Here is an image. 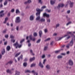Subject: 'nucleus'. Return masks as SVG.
Returning <instances> with one entry per match:
<instances>
[{
    "label": "nucleus",
    "mask_w": 75,
    "mask_h": 75,
    "mask_svg": "<svg viewBox=\"0 0 75 75\" xmlns=\"http://www.w3.org/2000/svg\"><path fill=\"white\" fill-rule=\"evenodd\" d=\"M37 13L36 14V16L37 17L36 18V20H38L40 18V14L41 12L43 11V10H41L38 8H37L36 10Z\"/></svg>",
    "instance_id": "obj_1"
},
{
    "label": "nucleus",
    "mask_w": 75,
    "mask_h": 75,
    "mask_svg": "<svg viewBox=\"0 0 75 75\" xmlns=\"http://www.w3.org/2000/svg\"><path fill=\"white\" fill-rule=\"evenodd\" d=\"M74 40V38H72L71 41L70 42V43L68 44L67 45V48H69V46H70V47H72V46L73 45V44H74V42H73V41Z\"/></svg>",
    "instance_id": "obj_2"
},
{
    "label": "nucleus",
    "mask_w": 75,
    "mask_h": 75,
    "mask_svg": "<svg viewBox=\"0 0 75 75\" xmlns=\"http://www.w3.org/2000/svg\"><path fill=\"white\" fill-rule=\"evenodd\" d=\"M64 6V4H63L60 3L59 4L58 6L57 7V8H58V9L60 8V7H61L62 8H63Z\"/></svg>",
    "instance_id": "obj_3"
},
{
    "label": "nucleus",
    "mask_w": 75,
    "mask_h": 75,
    "mask_svg": "<svg viewBox=\"0 0 75 75\" xmlns=\"http://www.w3.org/2000/svg\"><path fill=\"white\" fill-rule=\"evenodd\" d=\"M68 64L69 65L72 66L74 65V62L71 59H70L69 60Z\"/></svg>",
    "instance_id": "obj_4"
},
{
    "label": "nucleus",
    "mask_w": 75,
    "mask_h": 75,
    "mask_svg": "<svg viewBox=\"0 0 75 75\" xmlns=\"http://www.w3.org/2000/svg\"><path fill=\"white\" fill-rule=\"evenodd\" d=\"M13 45L16 48H17L18 47H19V45L17 42H16V43H14Z\"/></svg>",
    "instance_id": "obj_5"
},
{
    "label": "nucleus",
    "mask_w": 75,
    "mask_h": 75,
    "mask_svg": "<svg viewBox=\"0 0 75 75\" xmlns=\"http://www.w3.org/2000/svg\"><path fill=\"white\" fill-rule=\"evenodd\" d=\"M43 17H46L47 18H49L50 17V15L49 14H47L46 13H45L43 14Z\"/></svg>",
    "instance_id": "obj_6"
},
{
    "label": "nucleus",
    "mask_w": 75,
    "mask_h": 75,
    "mask_svg": "<svg viewBox=\"0 0 75 75\" xmlns=\"http://www.w3.org/2000/svg\"><path fill=\"white\" fill-rule=\"evenodd\" d=\"M67 36H68V35H66L64 36H62L61 37H60L59 38V39L58 40H57V39H56V41H59V40H62L63 38L64 37H67Z\"/></svg>",
    "instance_id": "obj_7"
},
{
    "label": "nucleus",
    "mask_w": 75,
    "mask_h": 75,
    "mask_svg": "<svg viewBox=\"0 0 75 75\" xmlns=\"http://www.w3.org/2000/svg\"><path fill=\"white\" fill-rule=\"evenodd\" d=\"M3 12H4V11L3 10H2L0 11V17H2L4 15Z\"/></svg>",
    "instance_id": "obj_8"
},
{
    "label": "nucleus",
    "mask_w": 75,
    "mask_h": 75,
    "mask_svg": "<svg viewBox=\"0 0 75 75\" xmlns=\"http://www.w3.org/2000/svg\"><path fill=\"white\" fill-rule=\"evenodd\" d=\"M30 19L31 21H33L34 20V17L33 15H32L30 16Z\"/></svg>",
    "instance_id": "obj_9"
},
{
    "label": "nucleus",
    "mask_w": 75,
    "mask_h": 75,
    "mask_svg": "<svg viewBox=\"0 0 75 75\" xmlns=\"http://www.w3.org/2000/svg\"><path fill=\"white\" fill-rule=\"evenodd\" d=\"M39 66H40L41 68H43L44 67V66H43V64H42L41 63V62H40L39 64Z\"/></svg>",
    "instance_id": "obj_10"
},
{
    "label": "nucleus",
    "mask_w": 75,
    "mask_h": 75,
    "mask_svg": "<svg viewBox=\"0 0 75 75\" xmlns=\"http://www.w3.org/2000/svg\"><path fill=\"white\" fill-rule=\"evenodd\" d=\"M42 34V32L41 30H40L39 32V36L40 37H41Z\"/></svg>",
    "instance_id": "obj_11"
},
{
    "label": "nucleus",
    "mask_w": 75,
    "mask_h": 75,
    "mask_svg": "<svg viewBox=\"0 0 75 75\" xmlns=\"http://www.w3.org/2000/svg\"><path fill=\"white\" fill-rule=\"evenodd\" d=\"M8 20V17H6L5 18V21H4V24H5V23H6V22L7 21V20Z\"/></svg>",
    "instance_id": "obj_12"
},
{
    "label": "nucleus",
    "mask_w": 75,
    "mask_h": 75,
    "mask_svg": "<svg viewBox=\"0 0 75 75\" xmlns=\"http://www.w3.org/2000/svg\"><path fill=\"white\" fill-rule=\"evenodd\" d=\"M35 57H34L32 58H30V62H32L33 61L35 60Z\"/></svg>",
    "instance_id": "obj_13"
},
{
    "label": "nucleus",
    "mask_w": 75,
    "mask_h": 75,
    "mask_svg": "<svg viewBox=\"0 0 75 75\" xmlns=\"http://www.w3.org/2000/svg\"><path fill=\"white\" fill-rule=\"evenodd\" d=\"M31 0H28L27 1H26L25 2V4H30L31 3Z\"/></svg>",
    "instance_id": "obj_14"
},
{
    "label": "nucleus",
    "mask_w": 75,
    "mask_h": 75,
    "mask_svg": "<svg viewBox=\"0 0 75 75\" xmlns=\"http://www.w3.org/2000/svg\"><path fill=\"white\" fill-rule=\"evenodd\" d=\"M40 21H41V22H45V19L44 18H42L40 20Z\"/></svg>",
    "instance_id": "obj_15"
},
{
    "label": "nucleus",
    "mask_w": 75,
    "mask_h": 75,
    "mask_svg": "<svg viewBox=\"0 0 75 75\" xmlns=\"http://www.w3.org/2000/svg\"><path fill=\"white\" fill-rule=\"evenodd\" d=\"M50 4L52 5H54L55 4V1L53 0H51L50 1Z\"/></svg>",
    "instance_id": "obj_16"
},
{
    "label": "nucleus",
    "mask_w": 75,
    "mask_h": 75,
    "mask_svg": "<svg viewBox=\"0 0 75 75\" xmlns=\"http://www.w3.org/2000/svg\"><path fill=\"white\" fill-rule=\"evenodd\" d=\"M46 67L47 69H50V66L49 64H47Z\"/></svg>",
    "instance_id": "obj_17"
},
{
    "label": "nucleus",
    "mask_w": 75,
    "mask_h": 75,
    "mask_svg": "<svg viewBox=\"0 0 75 75\" xmlns=\"http://www.w3.org/2000/svg\"><path fill=\"white\" fill-rule=\"evenodd\" d=\"M7 0H5V2L4 3V6H6L7 4Z\"/></svg>",
    "instance_id": "obj_18"
},
{
    "label": "nucleus",
    "mask_w": 75,
    "mask_h": 75,
    "mask_svg": "<svg viewBox=\"0 0 75 75\" xmlns=\"http://www.w3.org/2000/svg\"><path fill=\"white\" fill-rule=\"evenodd\" d=\"M19 21V17H17L16 20V23H18Z\"/></svg>",
    "instance_id": "obj_19"
},
{
    "label": "nucleus",
    "mask_w": 75,
    "mask_h": 75,
    "mask_svg": "<svg viewBox=\"0 0 75 75\" xmlns=\"http://www.w3.org/2000/svg\"><path fill=\"white\" fill-rule=\"evenodd\" d=\"M62 56L61 55H59L57 56V58L58 59H61V58H62Z\"/></svg>",
    "instance_id": "obj_20"
},
{
    "label": "nucleus",
    "mask_w": 75,
    "mask_h": 75,
    "mask_svg": "<svg viewBox=\"0 0 75 75\" xmlns=\"http://www.w3.org/2000/svg\"><path fill=\"white\" fill-rule=\"evenodd\" d=\"M10 50V47L9 46H8L6 47V50L7 51H9Z\"/></svg>",
    "instance_id": "obj_21"
},
{
    "label": "nucleus",
    "mask_w": 75,
    "mask_h": 75,
    "mask_svg": "<svg viewBox=\"0 0 75 75\" xmlns=\"http://www.w3.org/2000/svg\"><path fill=\"white\" fill-rule=\"evenodd\" d=\"M23 65L24 67H26L27 66V62H24L23 64Z\"/></svg>",
    "instance_id": "obj_22"
},
{
    "label": "nucleus",
    "mask_w": 75,
    "mask_h": 75,
    "mask_svg": "<svg viewBox=\"0 0 75 75\" xmlns=\"http://www.w3.org/2000/svg\"><path fill=\"white\" fill-rule=\"evenodd\" d=\"M73 4H74V2H71L70 4V7H73Z\"/></svg>",
    "instance_id": "obj_23"
},
{
    "label": "nucleus",
    "mask_w": 75,
    "mask_h": 75,
    "mask_svg": "<svg viewBox=\"0 0 75 75\" xmlns=\"http://www.w3.org/2000/svg\"><path fill=\"white\" fill-rule=\"evenodd\" d=\"M30 52L31 54H32V55H35V54L34 53H33V50H32L31 49L30 50Z\"/></svg>",
    "instance_id": "obj_24"
},
{
    "label": "nucleus",
    "mask_w": 75,
    "mask_h": 75,
    "mask_svg": "<svg viewBox=\"0 0 75 75\" xmlns=\"http://www.w3.org/2000/svg\"><path fill=\"white\" fill-rule=\"evenodd\" d=\"M36 65V64H31V65L30 66V67L31 68H32L33 67H35Z\"/></svg>",
    "instance_id": "obj_25"
},
{
    "label": "nucleus",
    "mask_w": 75,
    "mask_h": 75,
    "mask_svg": "<svg viewBox=\"0 0 75 75\" xmlns=\"http://www.w3.org/2000/svg\"><path fill=\"white\" fill-rule=\"evenodd\" d=\"M4 53H5V49H3V50L1 52V53H2V54L3 55V54H4Z\"/></svg>",
    "instance_id": "obj_26"
},
{
    "label": "nucleus",
    "mask_w": 75,
    "mask_h": 75,
    "mask_svg": "<svg viewBox=\"0 0 75 75\" xmlns=\"http://www.w3.org/2000/svg\"><path fill=\"white\" fill-rule=\"evenodd\" d=\"M29 38L30 40H33V35H31L29 36Z\"/></svg>",
    "instance_id": "obj_27"
},
{
    "label": "nucleus",
    "mask_w": 75,
    "mask_h": 75,
    "mask_svg": "<svg viewBox=\"0 0 75 75\" xmlns=\"http://www.w3.org/2000/svg\"><path fill=\"white\" fill-rule=\"evenodd\" d=\"M25 41V39H23L20 42V43L22 44L23 43V42H24V41Z\"/></svg>",
    "instance_id": "obj_28"
},
{
    "label": "nucleus",
    "mask_w": 75,
    "mask_h": 75,
    "mask_svg": "<svg viewBox=\"0 0 75 75\" xmlns=\"http://www.w3.org/2000/svg\"><path fill=\"white\" fill-rule=\"evenodd\" d=\"M25 73H27V72H28L29 73H31V71H30V70H27L25 71Z\"/></svg>",
    "instance_id": "obj_29"
},
{
    "label": "nucleus",
    "mask_w": 75,
    "mask_h": 75,
    "mask_svg": "<svg viewBox=\"0 0 75 75\" xmlns=\"http://www.w3.org/2000/svg\"><path fill=\"white\" fill-rule=\"evenodd\" d=\"M71 35H72V36H74V37L72 38H73V40H75V36L73 34L71 33Z\"/></svg>",
    "instance_id": "obj_30"
},
{
    "label": "nucleus",
    "mask_w": 75,
    "mask_h": 75,
    "mask_svg": "<svg viewBox=\"0 0 75 75\" xmlns=\"http://www.w3.org/2000/svg\"><path fill=\"white\" fill-rule=\"evenodd\" d=\"M60 51H61V50L56 51H55V53L56 54H58V53H59V52H60Z\"/></svg>",
    "instance_id": "obj_31"
},
{
    "label": "nucleus",
    "mask_w": 75,
    "mask_h": 75,
    "mask_svg": "<svg viewBox=\"0 0 75 75\" xmlns=\"http://www.w3.org/2000/svg\"><path fill=\"white\" fill-rule=\"evenodd\" d=\"M51 40V38H49L47 39L46 40H45V41H48L50 40Z\"/></svg>",
    "instance_id": "obj_32"
},
{
    "label": "nucleus",
    "mask_w": 75,
    "mask_h": 75,
    "mask_svg": "<svg viewBox=\"0 0 75 75\" xmlns=\"http://www.w3.org/2000/svg\"><path fill=\"white\" fill-rule=\"evenodd\" d=\"M59 23L57 24L56 26V28H57L58 27H59Z\"/></svg>",
    "instance_id": "obj_33"
},
{
    "label": "nucleus",
    "mask_w": 75,
    "mask_h": 75,
    "mask_svg": "<svg viewBox=\"0 0 75 75\" xmlns=\"http://www.w3.org/2000/svg\"><path fill=\"white\" fill-rule=\"evenodd\" d=\"M37 33H36L35 32L33 34L34 37H37Z\"/></svg>",
    "instance_id": "obj_34"
},
{
    "label": "nucleus",
    "mask_w": 75,
    "mask_h": 75,
    "mask_svg": "<svg viewBox=\"0 0 75 75\" xmlns=\"http://www.w3.org/2000/svg\"><path fill=\"white\" fill-rule=\"evenodd\" d=\"M48 47L47 46H45V47L44 50V51H46L47 50V48H48Z\"/></svg>",
    "instance_id": "obj_35"
},
{
    "label": "nucleus",
    "mask_w": 75,
    "mask_h": 75,
    "mask_svg": "<svg viewBox=\"0 0 75 75\" xmlns=\"http://www.w3.org/2000/svg\"><path fill=\"white\" fill-rule=\"evenodd\" d=\"M72 23V22L71 21H69V22H68L67 24L66 25H69V24H71Z\"/></svg>",
    "instance_id": "obj_36"
},
{
    "label": "nucleus",
    "mask_w": 75,
    "mask_h": 75,
    "mask_svg": "<svg viewBox=\"0 0 75 75\" xmlns=\"http://www.w3.org/2000/svg\"><path fill=\"white\" fill-rule=\"evenodd\" d=\"M46 61H47V59H44V60H43V64H44H44H45V62H46Z\"/></svg>",
    "instance_id": "obj_37"
},
{
    "label": "nucleus",
    "mask_w": 75,
    "mask_h": 75,
    "mask_svg": "<svg viewBox=\"0 0 75 75\" xmlns=\"http://www.w3.org/2000/svg\"><path fill=\"white\" fill-rule=\"evenodd\" d=\"M39 3H40L41 4H42V2L41 1V0H38Z\"/></svg>",
    "instance_id": "obj_38"
},
{
    "label": "nucleus",
    "mask_w": 75,
    "mask_h": 75,
    "mask_svg": "<svg viewBox=\"0 0 75 75\" xmlns=\"http://www.w3.org/2000/svg\"><path fill=\"white\" fill-rule=\"evenodd\" d=\"M44 32L45 33H47L48 32V30L47 29H45Z\"/></svg>",
    "instance_id": "obj_39"
},
{
    "label": "nucleus",
    "mask_w": 75,
    "mask_h": 75,
    "mask_svg": "<svg viewBox=\"0 0 75 75\" xmlns=\"http://www.w3.org/2000/svg\"><path fill=\"white\" fill-rule=\"evenodd\" d=\"M6 72H7V73H10L11 71H10L9 69H8L7 70Z\"/></svg>",
    "instance_id": "obj_40"
},
{
    "label": "nucleus",
    "mask_w": 75,
    "mask_h": 75,
    "mask_svg": "<svg viewBox=\"0 0 75 75\" xmlns=\"http://www.w3.org/2000/svg\"><path fill=\"white\" fill-rule=\"evenodd\" d=\"M71 2L70 1H68L67 2V5L68 4H70L71 3Z\"/></svg>",
    "instance_id": "obj_41"
},
{
    "label": "nucleus",
    "mask_w": 75,
    "mask_h": 75,
    "mask_svg": "<svg viewBox=\"0 0 75 75\" xmlns=\"http://www.w3.org/2000/svg\"><path fill=\"white\" fill-rule=\"evenodd\" d=\"M20 58L21 59H23V55L21 54V55L19 57V60Z\"/></svg>",
    "instance_id": "obj_42"
},
{
    "label": "nucleus",
    "mask_w": 75,
    "mask_h": 75,
    "mask_svg": "<svg viewBox=\"0 0 75 75\" xmlns=\"http://www.w3.org/2000/svg\"><path fill=\"white\" fill-rule=\"evenodd\" d=\"M50 21L51 20H50V19H47V22L48 23H50Z\"/></svg>",
    "instance_id": "obj_43"
},
{
    "label": "nucleus",
    "mask_w": 75,
    "mask_h": 75,
    "mask_svg": "<svg viewBox=\"0 0 75 75\" xmlns=\"http://www.w3.org/2000/svg\"><path fill=\"white\" fill-rule=\"evenodd\" d=\"M41 41V39L38 40L36 42L37 43H40Z\"/></svg>",
    "instance_id": "obj_44"
},
{
    "label": "nucleus",
    "mask_w": 75,
    "mask_h": 75,
    "mask_svg": "<svg viewBox=\"0 0 75 75\" xmlns=\"http://www.w3.org/2000/svg\"><path fill=\"white\" fill-rule=\"evenodd\" d=\"M19 55V53H16V55H15V57H18V56Z\"/></svg>",
    "instance_id": "obj_45"
},
{
    "label": "nucleus",
    "mask_w": 75,
    "mask_h": 75,
    "mask_svg": "<svg viewBox=\"0 0 75 75\" xmlns=\"http://www.w3.org/2000/svg\"><path fill=\"white\" fill-rule=\"evenodd\" d=\"M19 12V10L18 9H16V13H18Z\"/></svg>",
    "instance_id": "obj_46"
},
{
    "label": "nucleus",
    "mask_w": 75,
    "mask_h": 75,
    "mask_svg": "<svg viewBox=\"0 0 75 75\" xmlns=\"http://www.w3.org/2000/svg\"><path fill=\"white\" fill-rule=\"evenodd\" d=\"M15 41H16V40H14V39L11 40V42H15Z\"/></svg>",
    "instance_id": "obj_47"
},
{
    "label": "nucleus",
    "mask_w": 75,
    "mask_h": 75,
    "mask_svg": "<svg viewBox=\"0 0 75 75\" xmlns=\"http://www.w3.org/2000/svg\"><path fill=\"white\" fill-rule=\"evenodd\" d=\"M6 31H7V29H5L3 31V33H6Z\"/></svg>",
    "instance_id": "obj_48"
},
{
    "label": "nucleus",
    "mask_w": 75,
    "mask_h": 75,
    "mask_svg": "<svg viewBox=\"0 0 75 75\" xmlns=\"http://www.w3.org/2000/svg\"><path fill=\"white\" fill-rule=\"evenodd\" d=\"M16 75H19V72L17 71H16Z\"/></svg>",
    "instance_id": "obj_49"
},
{
    "label": "nucleus",
    "mask_w": 75,
    "mask_h": 75,
    "mask_svg": "<svg viewBox=\"0 0 75 75\" xmlns=\"http://www.w3.org/2000/svg\"><path fill=\"white\" fill-rule=\"evenodd\" d=\"M14 11V9L13 8L11 10V12H12V13H13Z\"/></svg>",
    "instance_id": "obj_50"
},
{
    "label": "nucleus",
    "mask_w": 75,
    "mask_h": 75,
    "mask_svg": "<svg viewBox=\"0 0 75 75\" xmlns=\"http://www.w3.org/2000/svg\"><path fill=\"white\" fill-rule=\"evenodd\" d=\"M70 12H71V11H70V10H69L67 11V14H69Z\"/></svg>",
    "instance_id": "obj_51"
},
{
    "label": "nucleus",
    "mask_w": 75,
    "mask_h": 75,
    "mask_svg": "<svg viewBox=\"0 0 75 75\" xmlns=\"http://www.w3.org/2000/svg\"><path fill=\"white\" fill-rule=\"evenodd\" d=\"M53 36H57V33H55L53 34Z\"/></svg>",
    "instance_id": "obj_52"
},
{
    "label": "nucleus",
    "mask_w": 75,
    "mask_h": 75,
    "mask_svg": "<svg viewBox=\"0 0 75 75\" xmlns=\"http://www.w3.org/2000/svg\"><path fill=\"white\" fill-rule=\"evenodd\" d=\"M5 38H7L8 37V35H5Z\"/></svg>",
    "instance_id": "obj_53"
},
{
    "label": "nucleus",
    "mask_w": 75,
    "mask_h": 75,
    "mask_svg": "<svg viewBox=\"0 0 75 75\" xmlns=\"http://www.w3.org/2000/svg\"><path fill=\"white\" fill-rule=\"evenodd\" d=\"M3 4H2V3L1 4H0V7L1 8V7H3Z\"/></svg>",
    "instance_id": "obj_54"
},
{
    "label": "nucleus",
    "mask_w": 75,
    "mask_h": 75,
    "mask_svg": "<svg viewBox=\"0 0 75 75\" xmlns=\"http://www.w3.org/2000/svg\"><path fill=\"white\" fill-rule=\"evenodd\" d=\"M42 58H45V55H43L42 56Z\"/></svg>",
    "instance_id": "obj_55"
},
{
    "label": "nucleus",
    "mask_w": 75,
    "mask_h": 75,
    "mask_svg": "<svg viewBox=\"0 0 75 75\" xmlns=\"http://www.w3.org/2000/svg\"><path fill=\"white\" fill-rule=\"evenodd\" d=\"M13 62H12V61H10L8 62V63L10 64H11Z\"/></svg>",
    "instance_id": "obj_56"
},
{
    "label": "nucleus",
    "mask_w": 75,
    "mask_h": 75,
    "mask_svg": "<svg viewBox=\"0 0 75 75\" xmlns=\"http://www.w3.org/2000/svg\"><path fill=\"white\" fill-rule=\"evenodd\" d=\"M31 72H32V73H33V74H34L35 73V71H34V70H33V71H32Z\"/></svg>",
    "instance_id": "obj_57"
},
{
    "label": "nucleus",
    "mask_w": 75,
    "mask_h": 75,
    "mask_svg": "<svg viewBox=\"0 0 75 75\" xmlns=\"http://www.w3.org/2000/svg\"><path fill=\"white\" fill-rule=\"evenodd\" d=\"M53 42H54L53 41H52V42H51L50 43V45H51L52 46V45H53Z\"/></svg>",
    "instance_id": "obj_58"
},
{
    "label": "nucleus",
    "mask_w": 75,
    "mask_h": 75,
    "mask_svg": "<svg viewBox=\"0 0 75 75\" xmlns=\"http://www.w3.org/2000/svg\"><path fill=\"white\" fill-rule=\"evenodd\" d=\"M46 8V6H43L41 8Z\"/></svg>",
    "instance_id": "obj_59"
},
{
    "label": "nucleus",
    "mask_w": 75,
    "mask_h": 75,
    "mask_svg": "<svg viewBox=\"0 0 75 75\" xmlns=\"http://www.w3.org/2000/svg\"><path fill=\"white\" fill-rule=\"evenodd\" d=\"M10 38H14V36L12 35H11Z\"/></svg>",
    "instance_id": "obj_60"
},
{
    "label": "nucleus",
    "mask_w": 75,
    "mask_h": 75,
    "mask_svg": "<svg viewBox=\"0 0 75 75\" xmlns=\"http://www.w3.org/2000/svg\"><path fill=\"white\" fill-rule=\"evenodd\" d=\"M67 34H71V32H67Z\"/></svg>",
    "instance_id": "obj_61"
},
{
    "label": "nucleus",
    "mask_w": 75,
    "mask_h": 75,
    "mask_svg": "<svg viewBox=\"0 0 75 75\" xmlns=\"http://www.w3.org/2000/svg\"><path fill=\"white\" fill-rule=\"evenodd\" d=\"M31 43H29L28 44V46L29 47H31Z\"/></svg>",
    "instance_id": "obj_62"
},
{
    "label": "nucleus",
    "mask_w": 75,
    "mask_h": 75,
    "mask_svg": "<svg viewBox=\"0 0 75 75\" xmlns=\"http://www.w3.org/2000/svg\"><path fill=\"white\" fill-rule=\"evenodd\" d=\"M34 75H38V73L35 72V73H34Z\"/></svg>",
    "instance_id": "obj_63"
},
{
    "label": "nucleus",
    "mask_w": 75,
    "mask_h": 75,
    "mask_svg": "<svg viewBox=\"0 0 75 75\" xmlns=\"http://www.w3.org/2000/svg\"><path fill=\"white\" fill-rule=\"evenodd\" d=\"M61 55H65V54L64 53H62L61 54Z\"/></svg>",
    "instance_id": "obj_64"
}]
</instances>
